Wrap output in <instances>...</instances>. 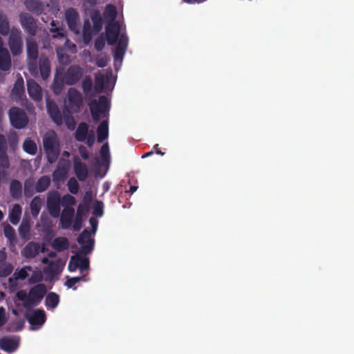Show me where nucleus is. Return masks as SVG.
Masks as SVG:
<instances>
[{"label":"nucleus","mask_w":354,"mask_h":354,"mask_svg":"<svg viewBox=\"0 0 354 354\" xmlns=\"http://www.w3.org/2000/svg\"><path fill=\"white\" fill-rule=\"evenodd\" d=\"M8 46L13 56L20 55L23 52L24 42L20 29L13 27L9 32Z\"/></svg>","instance_id":"5"},{"label":"nucleus","mask_w":354,"mask_h":354,"mask_svg":"<svg viewBox=\"0 0 354 354\" xmlns=\"http://www.w3.org/2000/svg\"><path fill=\"white\" fill-rule=\"evenodd\" d=\"M23 149L30 155H35L37 151V147L35 142L30 138H27L23 143Z\"/></svg>","instance_id":"39"},{"label":"nucleus","mask_w":354,"mask_h":354,"mask_svg":"<svg viewBox=\"0 0 354 354\" xmlns=\"http://www.w3.org/2000/svg\"><path fill=\"white\" fill-rule=\"evenodd\" d=\"M93 214L97 217L102 216L104 214V203L101 201L97 200L93 207Z\"/></svg>","instance_id":"45"},{"label":"nucleus","mask_w":354,"mask_h":354,"mask_svg":"<svg viewBox=\"0 0 354 354\" xmlns=\"http://www.w3.org/2000/svg\"><path fill=\"white\" fill-rule=\"evenodd\" d=\"M77 268L81 272L87 270L89 267V260L87 257H82L80 256H74Z\"/></svg>","instance_id":"42"},{"label":"nucleus","mask_w":354,"mask_h":354,"mask_svg":"<svg viewBox=\"0 0 354 354\" xmlns=\"http://www.w3.org/2000/svg\"><path fill=\"white\" fill-rule=\"evenodd\" d=\"M82 87L83 92L86 95H93L95 94L94 86L93 84L92 79L91 78L90 76L85 77V78L82 81Z\"/></svg>","instance_id":"37"},{"label":"nucleus","mask_w":354,"mask_h":354,"mask_svg":"<svg viewBox=\"0 0 354 354\" xmlns=\"http://www.w3.org/2000/svg\"><path fill=\"white\" fill-rule=\"evenodd\" d=\"M92 200V194L91 192H86L84 194L83 201L84 203V205H86L88 207V205L91 203Z\"/></svg>","instance_id":"64"},{"label":"nucleus","mask_w":354,"mask_h":354,"mask_svg":"<svg viewBox=\"0 0 354 354\" xmlns=\"http://www.w3.org/2000/svg\"><path fill=\"white\" fill-rule=\"evenodd\" d=\"M87 211L88 207L86 205H84L82 203L79 204L75 217V221L73 225V230L74 231H79L82 228L83 216Z\"/></svg>","instance_id":"21"},{"label":"nucleus","mask_w":354,"mask_h":354,"mask_svg":"<svg viewBox=\"0 0 354 354\" xmlns=\"http://www.w3.org/2000/svg\"><path fill=\"white\" fill-rule=\"evenodd\" d=\"M13 270V266L9 263H0V277H6L10 274Z\"/></svg>","instance_id":"44"},{"label":"nucleus","mask_w":354,"mask_h":354,"mask_svg":"<svg viewBox=\"0 0 354 354\" xmlns=\"http://www.w3.org/2000/svg\"><path fill=\"white\" fill-rule=\"evenodd\" d=\"M91 19L93 24V32L97 34L102 28V19L99 10L94 11L91 15Z\"/></svg>","instance_id":"31"},{"label":"nucleus","mask_w":354,"mask_h":354,"mask_svg":"<svg viewBox=\"0 0 354 354\" xmlns=\"http://www.w3.org/2000/svg\"><path fill=\"white\" fill-rule=\"evenodd\" d=\"M48 212L54 218H57L60 214V204H47Z\"/></svg>","instance_id":"50"},{"label":"nucleus","mask_w":354,"mask_h":354,"mask_svg":"<svg viewBox=\"0 0 354 354\" xmlns=\"http://www.w3.org/2000/svg\"><path fill=\"white\" fill-rule=\"evenodd\" d=\"M19 340L16 338L4 337L0 339V348L8 353L15 351L19 346Z\"/></svg>","instance_id":"20"},{"label":"nucleus","mask_w":354,"mask_h":354,"mask_svg":"<svg viewBox=\"0 0 354 354\" xmlns=\"http://www.w3.org/2000/svg\"><path fill=\"white\" fill-rule=\"evenodd\" d=\"M18 230L21 239L26 241L30 239V225L28 221L25 222L23 221L19 225Z\"/></svg>","instance_id":"36"},{"label":"nucleus","mask_w":354,"mask_h":354,"mask_svg":"<svg viewBox=\"0 0 354 354\" xmlns=\"http://www.w3.org/2000/svg\"><path fill=\"white\" fill-rule=\"evenodd\" d=\"M88 133V126L84 122H80L75 132V138L78 142H84Z\"/></svg>","instance_id":"26"},{"label":"nucleus","mask_w":354,"mask_h":354,"mask_svg":"<svg viewBox=\"0 0 354 354\" xmlns=\"http://www.w3.org/2000/svg\"><path fill=\"white\" fill-rule=\"evenodd\" d=\"M81 281H86L85 276L68 278L65 282V286L68 288H73V290H76L77 288L75 286V285Z\"/></svg>","instance_id":"46"},{"label":"nucleus","mask_w":354,"mask_h":354,"mask_svg":"<svg viewBox=\"0 0 354 354\" xmlns=\"http://www.w3.org/2000/svg\"><path fill=\"white\" fill-rule=\"evenodd\" d=\"M46 108L52 120L57 124H60L62 122V115L56 103L53 101L47 100Z\"/></svg>","instance_id":"19"},{"label":"nucleus","mask_w":354,"mask_h":354,"mask_svg":"<svg viewBox=\"0 0 354 354\" xmlns=\"http://www.w3.org/2000/svg\"><path fill=\"white\" fill-rule=\"evenodd\" d=\"M52 248L57 252H61L69 248V241L64 236L57 237L51 243Z\"/></svg>","instance_id":"25"},{"label":"nucleus","mask_w":354,"mask_h":354,"mask_svg":"<svg viewBox=\"0 0 354 354\" xmlns=\"http://www.w3.org/2000/svg\"><path fill=\"white\" fill-rule=\"evenodd\" d=\"M0 66H11L9 51L3 46L0 48Z\"/></svg>","instance_id":"40"},{"label":"nucleus","mask_w":354,"mask_h":354,"mask_svg":"<svg viewBox=\"0 0 354 354\" xmlns=\"http://www.w3.org/2000/svg\"><path fill=\"white\" fill-rule=\"evenodd\" d=\"M47 292L44 283H37L32 286L28 293L21 290L17 293V299L22 302L26 309H31L40 304Z\"/></svg>","instance_id":"2"},{"label":"nucleus","mask_w":354,"mask_h":354,"mask_svg":"<svg viewBox=\"0 0 354 354\" xmlns=\"http://www.w3.org/2000/svg\"><path fill=\"white\" fill-rule=\"evenodd\" d=\"M26 43V60L28 66H37L39 59V46L34 38L28 37Z\"/></svg>","instance_id":"8"},{"label":"nucleus","mask_w":354,"mask_h":354,"mask_svg":"<svg viewBox=\"0 0 354 354\" xmlns=\"http://www.w3.org/2000/svg\"><path fill=\"white\" fill-rule=\"evenodd\" d=\"M40 252L43 253L45 252L46 248L44 246L41 248L39 243L30 241L21 250V254L26 259H33L36 257Z\"/></svg>","instance_id":"12"},{"label":"nucleus","mask_w":354,"mask_h":354,"mask_svg":"<svg viewBox=\"0 0 354 354\" xmlns=\"http://www.w3.org/2000/svg\"><path fill=\"white\" fill-rule=\"evenodd\" d=\"M100 153L103 162H108L109 160L110 155H109V147L108 143H104L101 147L100 150Z\"/></svg>","instance_id":"51"},{"label":"nucleus","mask_w":354,"mask_h":354,"mask_svg":"<svg viewBox=\"0 0 354 354\" xmlns=\"http://www.w3.org/2000/svg\"><path fill=\"white\" fill-rule=\"evenodd\" d=\"M18 280L19 279H16L15 276H12L8 279V285L11 289L16 290L18 288Z\"/></svg>","instance_id":"60"},{"label":"nucleus","mask_w":354,"mask_h":354,"mask_svg":"<svg viewBox=\"0 0 354 354\" xmlns=\"http://www.w3.org/2000/svg\"><path fill=\"white\" fill-rule=\"evenodd\" d=\"M27 89L30 97L35 102H39L42 99L41 87L33 80L27 81Z\"/></svg>","instance_id":"16"},{"label":"nucleus","mask_w":354,"mask_h":354,"mask_svg":"<svg viewBox=\"0 0 354 354\" xmlns=\"http://www.w3.org/2000/svg\"><path fill=\"white\" fill-rule=\"evenodd\" d=\"M6 322V310L3 307H0V327L3 326Z\"/></svg>","instance_id":"63"},{"label":"nucleus","mask_w":354,"mask_h":354,"mask_svg":"<svg viewBox=\"0 0 354 354\" xmlns=\"http://www.w3.org/2000/svg\"><path fill=\"white\" fill-rule=\"evenodd\" d=\"M50 184V177L48 176H42L40 177L36 185H35V191L37 192H43L46 191Z\"/></svg>","instance_id":"35"},{"label":"nucleus","mask_w":354,"mask_h":354,"mask_svg":"<svg viewBox=\"0 0 354 354\" xmlns=\"http://www.w3.org/2000/svg\"><path fill=\"white\" fill-rule=\"evenodd\" d=\"M11 95L17 102L22 100V97L24 95V86L22 78H19L16 80L11 92Z\"/></svg>","instance_id":"24"},{"label":"nucleus","mask_w":354,"mask_h":354,"mask_svg":"<svg viewBox=\"0 0 354 354\" xmlns=\"http://www.w3.org/2000/svg\"><path fill=\"white\" fill-rule=\"evenodd\" d=\"M97 142H103L109 136V123L103 120L97 129Z\"/></svg>","instance_id":"27"},{"label":"nucleus","mask_w":354,"mask_h":354,"mask_svg":"<svg viewBox=\"0 0 354 354\" xmlns=\"http://www.w3.org/2000/svg\"><path fill=\"white\" fill-rule=\"evenodd\" d=\"M7 151V142L5 136L0 134V153H6Z\"/></svg>","instance_id":"59"},{"label":"nucleus","mask_w":354,"mask_h":354,"mask_svg":"<svg viewBox=\"0 0 354 354\" xmlns=\"http://www.w3.org/2000/svg\"><path fill=\"white\" fill-rule=\"evenodd\" d=\"M59 302V295L53 292H49L46 297L45 305L48 309L55 308Z\"/></svg>","instance_id":"32"},{"label":"nucleus","mask_w":354,"mask_h":354,"mask_svg":"<svg viewBox=\"0 0 354 354\" xmlns=\"http://www.w3.org/2000/svg\"><path fill=\"white\" fill-rule=\"evenodd\" d=\"M69 167V163L65 161H59L57 169L53 171V176L55 180H64L66 178Z\"/></svg>","instance_id":"23"},{"label":"nucleus","mask_w":354,"mask_h":354,"mask_svg":"<svg viewBox=\"0 0 354 354\" xmlns=\"http://www.w3.org/2000/svg\"><path fill=\"white\" fill-rule=\"evenodd\" d=\"M120 26L118 22H109L106 26V36L109 45H114L117 42V46L114 50V66L120 65L126 53L129 39L125 33L120 35Z\"/></svg>","instance_id":"1"},{"label":"nucleus","mask_w":354,"mask_h":354,"mask_svg":"<svg viewBox=\"0 0 354 354\" xmlns=\"http://www.w3.org/2000/svg\"><path fill=\"white\" fill-rule=\"evenodd\" d=\"M51 28L50 29V31L53 33V38H57L59 37H64V33L62 32V29L56 27L55 21H52L50 23Z\"/></svg>","instance_id":"54"},{"label":"nucleus","mask_w":354,"mask_h":354,"mask_svg":"<svg viewBox=\"0 0 354 354\" xmlns=\"http://www.w3.org/2000/svg\"><path fill=\"white\" fill-rule=\"evenodd\" d=\"M109 102L104 95L100 96L98 100H93L89 104L91 116L95 122L100 120V114L108 111Z\"/></svg>","instance_id":"6"},{"label":"nucleus","mask_w":354,"mask_h":354,"mask_svg":"<svg viewBox=\"0 0 354 354\" xmlns=\"http://www.w3.org/2000/svg\"><path fill=\"white\" fill-rule=\"evenodd\" d=\"M10 30L7 15L0 10V34L3 36L8 35Z\"/></svg>","instance_id":"33"},{"label":"nucleus","mask_w":354,"mask_h":354,"mask_svg":"<svg viewBox=\"0 0 354 354\" xmlns=\"http://www.w3.org/2000/svg\"><path fill=\"white\" fill-rule=\"evenodd\" d=\"M35 191V186H34L33 181L27 180L24 183V195L27 198H30L33 196Z\"/></svg>","instance_id":"43"},{"label":"nucleus","mask_w":354,"mask_h":354,"mask_svg":"<svg viewBox=\"0 0 354 354\" xmlns=\"http://www.w3.org/2000/svg\"><path fill=\"white\" fill-rule=\"evenodd\" d=\"M32 270L30 266H26L20 269L19 270H17L14 272L13 276L16 277V279L19 280H24L28 276L27 270L30 271Z\"/></svg>","instance_id":"48"},{"label":"nucleus","mask_w":354,"mask_h":354,"mask_svg":"<svg viewBox=\"0 0 354 354\" xmlns=\"http://www.w3.org/2000/svg\"><path fill=\"white\" fill-rule=\"evenodd\" d=\"M42 280V275L40 272H35L29 278L28 281L30 283H37Z\"/></svg>","instance_id":"58"},{"label":"nucleus","mask_w":354,"mask_h":354,"mask_svg":"<svg viewBox=\"0 0 354 354\" xmlns=\"http://www.w3.org/2000/svg\"><path fill=\"white\" fill-rule=\"evenodd\" d=\"M106 38L103 34H101L95 41L94 46L96 50L101 51L105 46Z\"/></svg>","instance_id":"52"},{"label":"nucleus","mask_w":354,"mask_h":354,"mask_svg":"<svg viewBox=\"0 0 354 354\" xmlns=\"http://www.w3.org/2000/svg\"><path fill=\"white\" fill-rule=\"evenodd\" d=\"M37 66H50V61L48 57L41 54L39 56Z\"/></svg>","instance_id":"57"},{"label":"nucleus","mask_w":354,"mask_h":354,"mask_svg":"<svg viewBox=\"0 0 354 354\" xmlns=\"http://www.w3.org/2000/svg\"><path fill=\"white\" fill-rule=\"evenodd\" d=\"M68 104L66 106L69 113H78L82 106V96L75 88H70L67 92Z\"/></svg>","instance_id":"7"},{"label":"nucleus","mask_w":354,"mask_h":354,"mask_svg":"<svg viewBox=\"0 0 354 354\" xmlns=\"http://www.w3.org/2000/svg\"><path fill=\"white\" fill-rule=\"evenodd\" d=\"M3 233L9 243L15 245L17 243L16 233L15 229L9 224L4 226Z\"/></svg>","instance_id":"38"},{"label":"nucleus","mask_w":354,"mask_h":354,"mask_svg":"<svg viewBox=\"0 0 354 354\" xmlns=\"http://www.w3.org/2000/svg\"><path fill=\"white\" fill-rule=\"evenodd\" d=\"M63 85L62 82L55 80L53 82V91L55 94H59L62 90Z\"/></svg>","instance_id":"62"},{"label":"nucleus","mask_w":354,"mask_h":354,"mask_svg":"<svg viewBox=\"0 0 354 354\" xmlns=\"http://www.w3.org/2000/svg\"><path fill=\"white\" fill-rule=\"evenodd\" d=\"M25 317L32 326H41L46 320V313L43 309H36L30 313H26Z\"/></svg>","instance_id":"11"},{"label":"nucleus","mask_w":354,"mask_h":354,"mask_svg":"<svg viewBox=\"0 0 354 354\" xmlns=\"http://www.w3.org/2000/svg\"><path fill=\"white\" fill-rule=\"evenodd\" d=\"M76 200L74 196L70 194H66L62 197V205L66 207L75 205Z\"/></svg>","instance_id":"53"},{"label":"nucleus","mask_w":354,"mask_h":354,"mask_svg":"<svg viewBox=\"0 0 354 354\" xmlns=\"http://www.w3.org/2000/svg\"><path fill=\"white\" fill-rule=\"evenodd\" d=\"M8 117L10 124L17 129L25 128L28 124V117L22 109L17 106H12L8 111Z\"/></svg>","instance_id":"4"},{"label":"nucleus","mask_w":354,"mask_h":354,"mask_svg":"<svg viewBox=\"0 0 354 354\" xmlns=\"http://www.w3.org/2000/svg\"><path fill=\"white\" fill-rule=\"evenodd\" d=\"M22 212V208L20 205L15 204L13 205L9 214V220L12 225H17L20 221Z\"/></svg>","instance_id":"30"},{"label":"nucleus","mask_w":354,"mask_h":354,"mask_svg":"<svg viewBox=\"0 0 354 354\" xmlns=\"http://www.w3.org/2000/svg\"><path fill=\"white\" fill-rule=\"evenodd\" d=\"M58 61L60 64L66 66L70 63V56L62 51L57 52Z\"/></svg>","instance_id":"55"},{"label":"nucleus","mask_w":354,"mask_h":354,"mask_svg":"<svg viewBox=\"0 0 354 354\" xmlns=\"http://www.w3.org/2000/svg\"><path fill=\"white\" fill-rule=\"evenodd\" d=\"M43 147L49 163H54L60 153L59 140L54 131L46 132L42 138Z\"/></svg>","instance_id":"3"},{"label":"nucleus","mask_w":354,"mask_h":354,"mask_svg":"<svg viewBox=\"0 0 354 354\" xmlns=\"http://www.w3.org/2000/svg\"><path fill=\"white\" fill-rule=\"evenodd\" d=\"M79 153L81 156V157L84 159V160H88V151L87 150V149L86 148V147L83 146V145H81L80 147H79Z\"/></svg>","instance_id":"61"},{"label":"nucleus","mask_w":354,"mask_h":354,"mask_svg":"<svg viewBox=\"0 0 354 354\" xmlns=\"http://www.w3.org/2000/svg\"><path fill=\"white\" fill-rule=\"evenodd\" d=\"M89 230L84 229L77 237V242L82 245V252L84 254H89L94 248V239H91Z\"/></svg>","instance_id":"10"},{"label":"nucleus","mask_w":354,"mask_h":354,"mask_svg":"<svg viewBox=\"0 0 354 354\" xmlns=\"http://www.w3.org/2000/svg\"><path fill=\"white\" fill-rule=\"evenodd\" d=\"M65 18L68 28L75 34H79V14L77 10L73 8L67 9L65 12Z\"/></svg>","instance_id":"13"},{"label":"nucleus","mask_w":354,"mask_h":354,"mask_svg":"<svg viewBox=\"0 0 354 354\" xmlns=\"http://www.w3.org/2000/svg\"><path fill=\"white\" fill-rule=\"evenodd\" d=\"M67 186L69 192L73 194H76L80 188L78 182L75 178H71L67 183Z\"/></svg>","instance_id":"47"},{"label":"nucleus","mask_w":354,"mask_h":354,"mask_svg":"<svg viewBox=\"0 0 354 354\" xmlns=\"http://www.w3.org/2000/svg\"><path fill=\"white\" fill-rule=\"evenodd\" d=\"M10 192L12 197L19 200L22 196V185L18 180H13L10 183Z\"/></svg>","instance_id":"28"},{"label":"nucleus","mask_w":354,"mask_h":354,"mask_svg":"<svg viewBox=\"0 0 354 354\" xmlns=\"http://www.w3.org/2000/svg\"><path fill=\"white\" fill-rule=\"evenodd\" d=\"M73 169L76 177L80 181H84L88 176V168L85 163L81 162L78 158H74Z\"/></svg>","instance_id":"18"},{"label":"nucleus","mask_w":354,"mask_h":354,"mask_svg":"<svg viewBox=\"0 0 354 354\" xmlns=\"http://www.w3.org/2000/svg\"><path fill=\"white\" fill-rule=\"evenodd\" d=\"M47 204H60V195L58 192L54 191L48 194Z\"/></svg>","instance_id":"49"},{"label":"nucleus","mask_w":354,"mask_h":354,"mask_svg":"<svg viewBox=\"0 0 354 354\" xmlns=\"http://www.w3.org/2000/svg\"><path fill=\"white\" fill-rule=\"evenodd\" d=\"M93 28H92L91 22L88 19H85L82 28V38L84 42L88 44L92 39Z\"/></svg>","instance_id":"29"},{"label":"nucleus","mask_w":354,"mask_h":354,"mask_svg":"<svg viewBox=\"0 0 354 354\" xmlns=\"http://www.w3.org/2000/svg\"><path fill=\"white\" fill-rule=\"evenodd\" d=\"M75 210L72 207H65L60 216V225L62 229L66 230L71 227Z\"/></svg>","instance_id":"15"},{"label":"nucleus","mask_w":354,"mask_h":354,"mask_svg":"<svg viewBox=\"0 0 354 354\" xmlns=\"http://www.w3.org/2000/svg\"><path fill=\"white\" fill-rule=\"evenodd\" d=\"M24 6L28 11L37 15H40L44 10V3L39 0H26Z\"/></svg>","instance_id":"22"},{"label":"nucleus","mask_w":354,"mask_h":354,"mask_svg":"<svg viewBox=\"0 0 354 354\" xmlns=\"http://www.w3.org/2000/svg\"><path fill=\"white\" fill-rule=\"evenodd\" d=\"M82 68H68L64 76V82L68 85L75 84L82 77Z\"/></svg>","instance_id":"17"},{"label":"nucleus","mask_w":354,"mask_h":354,"mask_svg":"<svg viewBox=\"0 0 354 354\" xmlns=\"http://www.w3.org/2000/svg\"><path fill=\"white\" fill-rule=\"evenodd\" d=\"M0 167L4 170L10 167V162L6 153H0Z\"/></svg>","instance_id":"56"},{"label":"nucleus","mask_w":354,"mask_h":354,"mask_svg":"<svg viewBox=\"0 0 354 354\" xmlns=\"http://www.w3.org/2000/svg\"><path fill=\"white\" fill-rule=\"evenodd\" d=\"M112 78V73H107L105 75L97 74L95 78L94 93H101L103 91L108 88L109 84Z\"/></svg>","instance_id":"14"},{"label":"nucleus","mask_w":354,"mask_h":354,"mask_svg":"<svg viewBox=\"0 0 354 354\" xmlns=\"http://www.w3.org/2000/svg\"><path fill=\"white\" fill-rule=\"evenodd\" d=\"M117 17V10L114 5L108 4L105 7L104 11V17L109 22H117L115 21Z\"/></svg>","instance_id":"34"},{"label":"nucleus","mask_w":354,"mask_h":354,"mask_svg":"<svg viewBox=\"0 0 354 354\" xmlns=\"http://www.w3.org/2000/svg\"><path fill=\"white\" fill-rule=\"evenodd\" d=\"M41 201L39 196H35L30 202V207L33 217H37L40 212Z\"/></svg>","instance_id":"41"},{"label":"nucleus","mask_w":354,"mask_h":354,"mask_svg":"<svg viewBox=\"0 0 354 354\" xmlns=\"http://www.w3.org/2000/svg\"><path fill=\"white\" fill-rule=\"evenodd\" d=\"M20 24L26 33L33 38L37 32V21L34 17L28 12H21L19 14Z\"/></svg>","instance_id":"9"}]
</instances>
